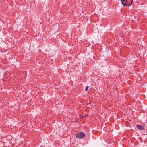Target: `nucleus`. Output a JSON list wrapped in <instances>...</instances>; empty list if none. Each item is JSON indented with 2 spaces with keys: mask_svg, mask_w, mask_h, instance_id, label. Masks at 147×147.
Returning <instances> with one entry per match:
<instances>
[{
  "mask_svg": "<svg viewBox=\"0 0 147 147\" xmlns=\"http://www.w3.org/2000/svg\"><path fill=\"white\" fill-rule=\"evenodd\" d=\"M85 134L82 132H78L76 135V137L79 139L83 138L85 136Z\"/></svg>",
  "mask_w": 147,
  "mask_h": 147,
  "instance_id": "f03ea898",
  "label": "nucleus"
},
{
  "mask_svg": "<svg viewBox=\"0 0 147 147\" xmlns=\"http://www.w3.org/2000/svg\"><path fill=\"white\" fill-rule=\"evenodd\" d=\"M136 127L140 130H144L145 129V128L144 126L140 125H137Z\"/></svg>",
  "mask_w": 147,
  "mask_h": 147,
  "instance_id": "7ed1b4c3",
  "label": "nucleus"
},
{
  "mask_svg": "<svg viewBox=\"0 0 147 147\" xmlns=\"http://www.w3.org/2000/svg\"><path fill=\"white\" fill-rule=\"evenodd\" d=\"M88 86H86V87L85 90L86 91H87L88 90Z\"/></svg>",
  "mask_w": 147,
  "mask_h": 147,
  "instance_id": "20e7f679",
  "label": "nucleus"
},
{
  "mask_svg": "<svg viewBox=\"0 0 147 147\" xmlns=\"http://www.w3.org/2000/svg\"><path fill=\"white\" fill-rule=\"evenodd\" d=\"M133 0H131V3H129V4H127L128 3V1L127 0H121V1L122 4L124 6H127L129 7V6H130L131 5L133 2Z\"/></svg>",
  "mask_w": 147,
  "mask_h": 147,
  "instance_id": "f257e3e1",
  "label": "nucleus"
}]
</instances>
